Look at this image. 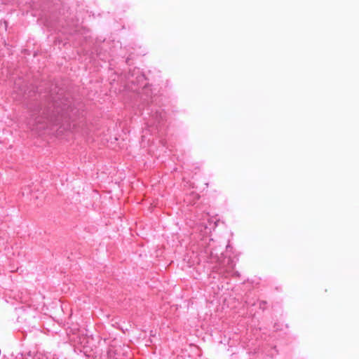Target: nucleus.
<instances>
[{
  "label": "nucleus",
  "instance_id": "1",
  "mask_svg": "<svg viewBox=\"0 0 359 359\" xmlns=\"http://www.w3.org/2000/svg\"><path fill=\"white\" fill-rule=\"evenodd\" d=\"M46 123L43 118H38L35 120L32 130L39 133L44 130L46 128Z\"/></svg>",
  "mask_w": 359,
  "mask_h": 359
}]
</instances>
